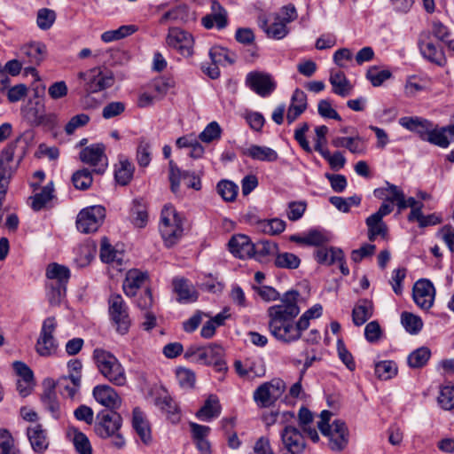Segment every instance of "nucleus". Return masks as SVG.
I'll list each match as a JSON object with an SVG mask.
<instances>
[{
  "instance_id": "13",
  "label": "nucleus",
  "mask_w": 454,
  "mask_h": 454,
  "mask_svg": "<svg viewBox=\"0 0 454 454\" xmlns=\"http://www.w3.org/2000/svg\"><path fill=\"white\" fill-rule=\"evenodd\" d=\"M196 364L213 365L218 372H223L227 369L223 360V349L216 344L201 347L197 356Z\"/></svg>"
},
{
  "instance_id": "53",
  "label": "nucleus",
  "mask_w": 454,
  "mask_h": 454,
  "mask_svg": "<svg viewBox=\"0 0 454 454\" xmlns=\"http://www.w3.org/2000/svg\"><path fill=\"white\" fill-rule=\"evenodd\" d=\"M134 166L128 160L120 161V167L115 171V179L118 184L126 185L133 176Z\"/></svg>"
},
{
  "instance_id": "14",
  "label": "nucleus",
  "mask_w": 454,
  "mask_h": 454,
  "mask_svg": "<svg viewBox=\"0 0 454 454\" xmlns=\"http://www.w3.org/2000/svg\"><path fill=\"white\" fill-rule=\"evenodd\" d=\"M414 302L421 309L428 310L434 304L435 289L432 282L427 279L418 280L412 289Z\"/></svg>"
},
{
  "instance_id": "27",
  "label": "nucleus",
  "mask_w": 454,
  "mask_h": 454,
  "mask_svg": "<svg viewBox=\"0 0 454 454\" xmlns=\"http://www.w3.org/2000/svg\"><path fill=\"white\" fill-rule=\"evenodd\" d=\"M67 439L73 443L75 451L78 454H93L92 446L89 437L77 430V428H70L67 432Z\"/></svg>"
},
{
  "instance_id": "3",
  "label": "nucleus",
  "mask_w": 454,
  "mask_h": 454,
  "mask_svg": "<svg viewBox=\"0 0 454 454\" xmlns=\"http://www.w3.org/2000/svg\"><path fill=\"white\" fill-rule=\"evenodd\" d=\"M46 277L49 279L47 284L49 302L52 305L59 304L66 294L70 270L64 265L52 262L47 266Z\"/></svg>"
},
{
  "instance_id": "7",
  "label": "nucleus",
  "mask_w": 454,
  "mask_h": 454,
  "mask_svg": "<svg viewBox=\"0 0 454 454\" xmlns=\"http://www.w3.org/2000/svg\"><path fill=\"white\" fill-rule=\"evenodd\" d=\"M79 78L85 82V90L88 93H95L114 85V74L108 70H101L95 67L87 72L79 73Z\"/></svg>"
},
{
  "instance_id": "52",
  "label": "nucleus",
  "mask_w": 454,
  "mask_h": 454,
  "mask_svg": "<svg viewBox=\"0 0 454 454\" xmlns=\"http://www.w3.org/2000/svg\"><path fill=\"white\" fill-rule=\"evenodd\" d=\"M259 228L270 235H278L286 229V222L279 218L262 220L258 223Z\"/></svg>"
},
{
  "instance_id": "37",
  "label": "nucleus",
  "mask_w": 454,
  "mask_h": 454,
  "mask_svg": "<svg viewBox=\"0 0 454 454\" xmlns=\"http://www.w3.org/2000/svg\"><path fill=\"white\" fill-rule=\"evenodd\" d=\"M152 160V143L151 141L141 137L138 138L137 146V161L139 167L145 168L149 166Z\"/></svg>"
},
{
  "instance_id": "18",
  "label": "nucleus",
  "mask_w": 454,
  "mask_h": 454,
  "mask_svg": "<svg viewBox=\"0 0 454 454\" xmlns=\"http://www.w3.org/2000/svg\"><path fill=\"white\" fill-rule=\"evenodd\" d=\"M418 44L419 51L425 59L439 66L444 64V53L442 49H438L436 45L432 42L430 32H422L419 35Z\"/></svg>"
},
{
  "instance_id": "10",
  "label": "nucleus",
  "mask_w": 454,
  "mask_h": 454,
  "mask_svg": "<svg viewBox=\"0 0 454 454\" xmlns=\"http://www.w3.org/2000/svg\"><path fill=\"white\" fill-rule=\"evenodd\" d=\"M168 166V179L173 193L176 194L179 192L181 181H183L188 188H192L196 191L201 189L200 178L194 172L181 170L172 160H169Z\"/></svg>"
},
{
  "instance_id": "30",
  "label": "nucleus",
  "mask_w": 454,
  "mask_h": 454,
  "mask_svg": "<svg viewBox=\"0 0 454 454\" xmlns=\"http://www.w3.org/2000/svg\"><path fill=\"white\" fill-rule=\"evenodd\" d=\"M42 403L53 418L59 419L61 415L60 404L54 390V384L49 381V387L44 389L41 396Z\"/></svg>"
},
{
  "instance_id": "28",
  "label": "nucleus",
  "mask_w": 454,
  "mask_h": 454,
  "mask_svg": "<svg viewBox=\"0 0 454 454\" xmlns=\"http://www.w3.org/2000/svg\"><path fill=\"white\" fill-rule=\"evenodd\" d=\"M221 405L216 395H211L205 401L204 404L196 412V417L204 422L210 421L213 418L219 416Z\"/></svg>"
},
{
  "instance_id": "22",
  "label": "nucleus",
  "mask_w": 454,
  "mask_h": 454,
  "mask_svg": "<svg viewBox=\"0 0 454 454\" xmlns=\"http://www.w3.org/2000/svg\"><path fill=\"white\" fill-rule=\"evenodd\" d=\"M154 404L166 413L171 424L181 422L180 411L176 402L165 390L155 398Z\"/></svg>"
},
{
  "instance_id": "40",
  "label": "nucleus",
  "mask_w": 454,
  "mask_h": 454,
  "mask_svg": "<svg viewBox=\"0 0 454 454\" xmlns=\"http://www.w3.org/2000/svg\"><path fill=\"white\" fill-rule=\"evenodd\" d=\"M278 247L276 243L269 240H261L254 244L253 256L259 262H263L269 255H277Z\"/></svg>"
},
{
  "instance_id": "44",
  "label": "nucleus",
  "mask_w": 454,
  "mask_h": 454,
  "mask_svg": "<svg viewBox=\"0 0 454 454\" xmlns=\"http://www.w3.org/2000/svg\"><path fill=\"white\" fill-rule=\"evenodd\" d=\"M53 184L50 183L45 185L42 191L34 195L32 198V207L35 211L43 208L53 198Z\"/></svg>"
},
{
  "instance_id": "51",
  "label": "nucleus",
  "mask_w": 454,
  "mask_h": 454,
  "mask_svg": "<svg viewBox=\"0 0 454 454\" xmlns=\"http://www.w3.org/2000/svg\"><path fill=\"white\" fill-rule=\"evenodd\" d=\"M300 258L292 253H277L275 265L278 268L294 270L300 266Z\"/></svg>"
},
{
  "instance_id": "16",
  "label": "nucleus",
  "mask_w": 454,
  "mask_h": 454,
  "mask_svg": "<svg viewBox=\"0 0 454 454\" xmlns=\"http://www.w3.org/2000/svg\"><path fill=\"white\" fill-rule=\"evenodd\" d=\"M19 140L8 145L0 154V193L7 192L9 181L14 169L12 167L14 150Z\"/></svg>"
},
{
  "instance_id": "45",
  "label": "nucleus",
  "mask_w": 454,
  "mask_h": 454,
  "mask_svg": "<svg viewBox=\"0 0 454 454\" xmlns=\"http://www.w3.org/2000/svg\"><path fill=\"white\" fill-rule=\"evenodd\" d=\"M342 250L338 248L320 247L317 250L316 259L319 263L331 265L335 263L336 260H341Z\"/></svg>"
},
{
  "instance_id": "47",
  "label": "nucleus",
  "mask_w": 454,
  "mask_h": 454,
  "mask_svg": "<svg viewBox=\"0 0 454 454\" xmlns=\"http://www.w3.org/2000/svg\"><path fill=\"white\" fill-rule=\"evenodd\" d=\"M0 454H21L12 435L5 428L0 429Z\"/></svg>"
},
{
  "instance_id": "6",
  "label": "nucleus",
  "mask_w": 454,
  "mask_h": 454,
  "mask_svg": "<svg viewBox=\"0 0 454 454\" xmlns=\"http://www.w3.org/2000/svg\"><path fill=\"white\" fill-rule=\"evenodd\" d=\"M286 390V384L280 379L260 385L254 392V400L259 407L266 408L273 405Z\"/></svg>"
},
{
  "instance_id": "57",
  "label": "nucleus",
  "mask_w": 454,
  "mask_h": 454,
  "mask_svg": "<svg viewBox=\"0 0 454 454\" xmlns=\"http://www.w3.org/2000/svg\"><path fill=\"white\" fill-rule=\"evenodd\" d=\"M320 155L329 163L333 170L338 171L344 168L346 164V158L340 151L331 154L330 151L326 149L325 151L321 152Z\"/></svg>"
},
{
  "instance_id": "42",
  "label": "nucleus",
  "mask_w": 454,
  "mask_h": 454,
  "mask_svg": "<svg viewBox=\"0 0 454 454\" xmlns=\"http://www.w3.org/2000/svg\"><path fill=\"white\" fill-rule=\"evenodd\" d=\"M100 258L106 263L116 262L121 264L122 261V254L115 250L110 244L107 238L104 237L101 240Z\"/></svg>"
},
{
  "instance_id": "59",
  "label": "nucleus",
  "mask_w": 454,
  "mask_h": 454,
  "mask_svg": "<svg viewBox=\"0 0 454 454\" xmlns=\"http://www.w3.org/2000/svg\"><path fill=\"white\" fill-rule=\"evenodd\" d=\"M56 13L53 10L48 8H42L37 12L36 23L37 26L43 29L47 30L55 22Z\"/></svg>"
},
{
  "instance_id": "24",
  "label": "nucleus",
  "mask_w": 454,
  "mask_h": 454,
  "mask_svg": "<svg viewBox=\"0 0 454 454\" xmlns=\"http://www.w3.org/2000/svg\"><path fill=\"white\" fill-rule=\"evenodd\" d=\"M212 13L202 18V25L209 29L215 26L218 29L227 26V14L223 6L215 0L211 2Z\"/></svg>"
},
{
  "instance_id": "11",
  "label": "nucleus",
  "mask_w": 454,
  "mask_h": 454,
  "mask_svg": "<svg viewBox=\"0 0 454 454\" xmlns=\"http://www.w3.org/2000/svg\"><path fill=\"white\" fill-rule=\"evenodd\" d=\"M166 43L184 57H189L193 53V37L190 33L181 28L170 27L166 37Z\"/></svg>"
},
{
  "instance_id": "19",
  "label": "nucleus",
  "mask_w": 454,
  "mask_h": 454,
  "mask_svg": "<svg viewBox=\"0 0 454 454\" xmlns=\"http://www.w3.org/2000/svg\"><path fill=\"white\" fill-rule=\"evenodd\" d=\"M373 193L380 200H383L389 204H395L399 211L405 209L404 193L400 187L386 182V186L375 189Z\"/></svg>"
},
{
  "instance_id": "55",
  "label": "nucleus",
  "mask_w": 454,
  "mask_h": 454,
  "mask_svg": "<svg viewBox=\"0 0 454 454\" xmlns=\"http://www.w3.org/2000/svg\"><path fill=\"white\" fill-rule=\"evenodd\" d=\"M98 426H106L112 424L113 426H121L122 419L121 415L114 411L113 409L102 410L97 415Z\"/></svg>"
},
{
  "instance_id": "48",
  "label": "nucleus",
  "mask_w": 454,
  "mask_h": 454,
  "mask_svg": "<svg viewBox=\"0 0 454 454\" xmlns=\"http://www.w3.org/2000/svg\"><path fill=\"white\" fill-rule=\"evenodd\" d=\"M295 420L294 414L290 411H283V412H270L264 416V421L267 426H270L272 424H279L284 426H290Z\"/></svg>"
},
{
  "instance_id": "50",
  "label": "nucleus",
  "mask_w": 454,
  "mask_h": 454,
  "mask_svg": "<svg viewBox=\"0 0 454 454\" xmlns=\"http://www.w3.org/2000/svg\"><path fill=\"white\" fill-rule=\"evenodd\" d=\"M401 321L405 330L411 334H417L423 327L422 319L410 312H403Z\"/></svg>"
},
{
  "instance_id": "49",
  "label": "nucleus",
  "mask_w": 454,
  "mask_h": 454,
  "mask_svg": "<svg viewBox=\"0 0 454 454\" xmlns=\"http://www.w3.org/2000/svg\"><path fill=\"white\" fill-rule=\"evenodd\" d=\"M136 31L137 28L133 25L121 26L118 29L104 32L101 35V39L105 43H110L130 35Z\"/></svg>"
},
{
  "instance_id": "39",
  "label": "nucleus",
  "mask_w": 454,
  "mask_h": 454,
  "mask_svg": "<svg viewBox=\"0 0 454 454\" xmlns=\"http://www.w3.org/2000/svg\"><path fill=\"white\" fill-rule=\"evenodd\" d=\"M145 275L137 270H129L123 282V291L128 296L136 294L137 290L145 281Z\"/></svg>"
},
{
  "instance_id": "43",
  "label": "nucleus",
  "mask_w": 454,
  "mask_h": 454,
  "mask_svg": "<svg viewBox=\"0 0 454 454\" xmlns=\"http://www.w3.org/2000/svg\"><path fill=\"white\" fill-rule=\"evenodd\" d=\"M209 57L211 61L217 65H231L236 60L234 53H231L227 49L219 46H215L210 49Z\"/></svg>"
},
{
  "instance_id": "61",
  "label": "nucleus",
  "mask_w": 454,
  "mask_h": 454,
  "mask_svg": "<svg viewBox=\"0 0 454 454\" xmlns=\"http://www.w3.org/2000/svg\"><path fill=\"white\" fill-rule=\"evenodd\" d=\"M222 129L216 121H212L207 125L204 130L200 134L199 138L204 143H211L221 137Z\"/></svg>"
},
{
  "instance_id": "15",
  "label": "nucleus",
  "mask_w": 454,
  "mask_h": 454,
  "mask_svg": "<svg viewBox=\"0 0 454 454\" xmlns=\"http://www.w3.org/2000/svg\"><path fill=\"white\" fill-rule=\"evenodd\" d=\"M80 159L86 164L98 167L95 172L98 174L103 173L107 166V159L103 144H94L85 147L80 153Z\"/></svg>"
},
{
  "instance_id": "41",
  "label": "nucleus",
  "mask_w": 454,
  "mask_h": 454,
  "mask_svg": "<svg viewBox=\"0 0 454 454\" xmlns=\"http://www.w3.org/2000/svg\"><path fill=\"white\" fill-rule=\"evenodd\" d=\"M119 429L120 427H95V432L101 438H108L114 447L120 449L124 446L125 440Z\"/></svg>"
},
{
  "instance_id": "64",
  "label": "nucleus",
  "mask_w": 454,
  "mask_h": 454,
  "mask_svg": "<svg viewBox=\"0 0 454 454\" xmlns=\"http://www.w3.org/2000/svg\"><path fill=\"white\" fill-rule=\"evenodd\" d=\"M371 217L369 216L366 219V224L368 226V238L371 241H373L377 236H381L384 238L387 232V227L383 223L382 220L380 222L370 221Z\"/></svg>"
},
{
  "instance_id": "56",
  "label": "nucleus",
  "mask_w": 454,
  "mask_h": 454,
  "mask_svg": "<svg viewBox=\"0 0 454 454\" xmlns=\"http://www.w3.org/2000/svg\"><path fill=\"white\" fill-rule=\"evenodd\" d=\"M392 74L388 70H380L377 67H371L366 73V78L372 86H380L385 81L391 77Z\"/></svg>"
},
{
  "instance_id": "1",
  "label": "nucleus",
  "mask_w": 454,
  "mask_h": 454,
  "mask_svg": "<svg viewBox=\"0 0 454 454\" xmlns=\"http://www.w3.org/2000/svg\"><path fill=\"white\" fill-rule=\"evenodd\" d=\"M299 297V292L287 291L283 294L278 304L270 306L267 310L269 331L281 342L288 344L299 340L294 322L300 313Z\"/></svg>"
},
{
  "instance_id": "23",
  "label": "nucleus",
  "mask_w": 454,
  "mask_h": 454,
  "mask_svg": "<svg viewBox=\"0 0 454 454\" xmlns=\"http://www.w3.org/2000/svg\"><path fill=\"white\" fill-rule=\"evenodd\" d=\"M93 396L98 403L106 408H117L121 403L117 392L107 385L96 386L93 389Z\"/></svg>"
},
{
  "instance_id": "46",
  "label": "nucleus",
  "mask_w": 454,
  "mask_h": 454,
  "mask_svg": "<svg viewBox=\"0 0 454 454\" xmlns=\"http://www.w3.org/2000/svg\"><path fill=\"white\" fill-rule=\"evenodd\" d=\"M431 356V351L427 347H421L411 352L407 360L411 368H421L427 364Z\"/></svg>"
},
{
  "instance_id": "25",
  "label": "nucleus",
  "mask_w": 454,
  "mask_h": 454,
  "mask_svg": "<svg viewBox=\"0 0 454 454\" xmlns=\"http://www.w3.org/2000/svg\"><path fill=\"white\" fill-rule=\"evenodd\" d=\"M307 106L305 92L296 89L292 95L291 103L287 110V122L289 124L293 123L307 109Z\"/></svg>"
},
{
  "instance_id": "5",
  "label": "nucleus",
  "mask_w": 454,
  "mask_h": 454,
  "mask_svg": "<svg viewBox=\"0 0 454 454\" xmlns=\"http://www.w3.org/2000/svg\"><path fill=\"white\" fill-rule=\"evenodd\" d=\"M106 218V208L94 205L82 209L76 218L77 230L82 233H91L98 230Z\"/></svg>"
},
{
  "instance_id": "26",
  "label": "nucleus",
  "mask_w": 454,
  "mask_h": 454,
  "mask_svg": "<svg viewBox=\"0 0 454 454\" xmlns=\"http://www.w3.org/2000/svg\"><path fill=\"white\" fill-rule=\"evenodd\" d=\"M20 55L27 59L26 62L38 66L45 58L46 46L40 42L26 44L20 49Z\"/></svg>"
},
{
  "instance_id": "29",
  "label": "nucleus",
  "mask_w": 454,
  "mask_h": 454,
  "mask_svg": "<svg viewBox=\"0 0 454 454\" xmlns=\"http://www.w3.org/2000/svg\"><path fill=\"white\" fill-rule=\"evenodd\" d=\"M24 118L32 126H40L46 123V119H54V114H45L44 106L35 103V106L22 110Z\"/></svg>"
},
{
  "instance_id": "12",
  "label": "nucleus",
  "mask_w": 454,
  "mask_h": 454,
  "mask_svg": "<svg viewBox=\"0 0 454 454\" xmlns=\"http://www.w3.org/2000/svg\"><path fill=\"white\" fill-rule=\"evenodd\" d=\"M246 84L261 97L270 96L276 89V82L270 74L254 71L247 74Z\"/></svg>"
},
{
  "instance_id": "21",
  "label": "nucleus",
  "mask_w": 454,
  "mask_h": 454,
  "mask_svg": "<svg viewBox=\"0 0 454 454\" xmlns=\"http://www.w3.org/2000/svg\"><path fill=\"white\" fill-rule=\"evenodd\" d=\"M281 437L289 451L301 452L306 446L305 436L300 427H284Z\"/></svg>"
},
{
  "instance_id": "8",
  "label": "nucleus",
  "mask_w": 454,
  "mask_h": 454,
  "mask_svg": "<svg viewBox=\"0 0 454 454\" xmlns=\"http://www.w3.org/2000/svg\"><path fill=\"white\" fill-rule=\"evenodd\" d=\"M56 328L57 321L54 317H49L43 320L35 345L36 352L40 356H48L56 352L58 343L53 336Z\"/></svg>"
},
{
  "instance_id": "20",
  "label": "nucleus",
  "mask_w": 454,
  "mask_h": 454,
  "mask_svg": "<svg viewBox=\"0 0 454 454\" xmlns=\"http://www.w3.org/2000/svg\"><path fill=\"white\" fill-rule=\"evenodd\" d=\"M230 252L238 258H251L254 250V244L247 235L238 234L231 237L228 243Z\"/></svg>"
},
{
  "instance_id": "33",
  "label": "nucleus",
  "mask_w": 454,
  "mask_h": 454,
  "mask_svg": "<svg viewBox=\"0 0 454 454\" xmlns=\"http://www.w3.org/2000/svg\"><path fill=\"white\" fill-rule=\"evenodd\" d=\"M247 156L252 158L253 160H261V161H275L278 160V155L277 152L267 146L261 145H251L247 149H246L244 153Z\"/></svg>"
},
{
  "instance_id": "36",
  "label": "nucleus",
  "mask_w": 454,
  "mask_h": 454,
  "mask_svg": "<svg viewBox=\"0 0 454 454\" xmlns=\"http://www.w3.org/2000/svg\"><path fill=\"white\" fill-rule=\"evenodd\" d=\"M174 290L181 302H192L197 300V295L193 288L184 278H176L173 281Z\"/></svg>"
},
{
  "instance_id": "31",
  "label": "nucleus",
  "mask_w": 454,
  "mask_h": 454,
  "mask_svg": "<svg viewBox=\"0 0 454 454\" xmlns=\"http://www.w3.org/2000/svg\"><path fill=\"white\" fill-rule=\"evenodd\" d=\"M209 433L210 427H192V438L200 454H212Z\"/></svg>"
},
{
  "instance_id": "38",
  "label": "nucleus",
  "mask_w": 454,
  "mask_h": 454,
  "mask_svg": "<svg viewBox=\"0 0 454 454\" xmlns=\"http://www.w3.org/2000/svg\"><path fill=\"white\" fill-rule=\"evenodd\" d=\"M261 27L264 30L269 37L277 40L284 38L288 34L286 25L276 19L274 16L270 24H268L266 20L262 21Z\"/></svg>"
},
{
  "instance_id": "63",
  "label": "nucleus",
  "mask_w": 454,
  "mask_h": 454,
  "mask_svg": "<svg viewBox=\"0 0 454 454\" xmlns=\"http://www.w3.org/2000/svg\"><path fill=\"white\" fill-rule=\"evenodd\" d=\"M238 189L234 183L227 180L221 181L217 184L218 193L226 201H233L236 199Z\"/></svg>"
},
{
  "instance_id": "34",
  "label": "nucleus",
  "mask_w": 454,
  "mask_h": 454,
  "mask_svg": "<svg viewBox=\"0 0 454 454\" xmlns=\"http://www.w3.org/2000/svg\"><path fill=\"white\" fill-rule=\"evenodd\" d=\"M27 436L35 451L43 452L48 448L46 431L41 427H27Z\"/></svg>"
},
{
  "instance_id": "17",
  "label": "nucleus",
  "mask_w": 454,
  "mask_h": 454,
  "mask_svg": "<svg viewBox=\"0 0 454 454\" xmlns=\"http://www.w3.org/2000/svg\"><path fill=\"white\" fill-rule=\"evenodd\" d=\"M327 441L328 447L333 451L343 450L349 439L348 427H318Z\"/></svg>"
},
{
  "instance_id": "4",
  "label": "nucleus",
  "mask_w": 454,
  "mask_h": 454,
  "mask_svg": "<svg viewBox=\"0 0 454 454\" xmlns=\"http://www.w3.org/2000/svg\"><path fill=\"white\" fill-rule=\"evenodd\" d=\"M159 229L168 247L175 245L182 237V219L173 206L166 205L161 210Z\"/></svg>"
},
{
  "instance_id": "60",
  "label": "nucleus",
  "mask_w": 454,
  "mask_h": 454,
  "mask_svg": "<svg viewBox=\"0 0 454 454\" xmlns=\"http://www.w3.org/2000/svg\"><path fill=\"white\" fill-rule=\"evenodd\" d=\"M72 182L76 189L87 190L92 184L91 173L86 169H81L74 173Z\"/></svg>"
},
{
  "instance_id": "35",
  "label": "nucleus",
  "mask_w": 454,
  "mask_h": 454,
  "mask_svg": "<svg viewBox=\"0 0 454 454\" xmlns=\"http://www.w3.org/2000/svg\"><path fill=\"white\" fill-rule=\"evenodd\" d=\"M372 312L373 307L371 301L367 300L359 301L352 311L353 323L357 326L364 325L372 316Z\"/></svg>"
},
{
  "instance_id": "9",
  "label": "nucleus",
  "mask_w": 454,
  "mask_h": 454,
  "mask_svg": "<svg viewBox=\"0 0 454 454\" xmlns=\"http://www.w3.org/2000/svg\"><path fill=\"white\" fill-rule=\"evenodd\" d=\"M109 314L114 321L116 331L121 334H126L130 326V319L128 307L120 294H112L108 301Z\"/></svg>"
},
{
  "instance_id": "58",
  "label": "nucleus",
  "mask_w": 454,
  "mask_h": 454,
  "mask_svg": "<svg viewBox=\"0 0 454 454\" xmlns=\"http://www.w3.org/2000/svg\"><path fill=\"white\" fill-rule=\"evenodd\" d=\"M437 400L442 409L446 411L454 409V386L442 387Z\"/></svg>"
},
{
  "instance_id": "32",
  "label": "nucleus",
  "mask_w": 454,
  "mask_h": 454,
  "mask_svg": "<svg viewBox=\"0 0 454 454\" xmlns=\"http://www.w3.org/2000/svg\"><path fill=\"white\" fill-rule=\"evenodd\" d=\"M329 82L333 86V93L340 97L348 96L352 90V85L343 72H332Z\"/></svg>"
},
{
  "instance_id": "2",
  "label": "nucleus",
  "mask_w": 454,
  "mask_h": 454,
  "mask_svg": "<svg viewBox=\"0 0 454 454\" xmlns=\"http://www.w3.org/2000/svg\"><path fill=\"white\" fill-rule=\"evenodd\" d=\"M93 359L98 371L106 379L116 386L125 385V370L112 353L102 348H96L93 351Z\"/></svg>"
},
{
  "instance_id": "54",
  "label": "nucleus",
  "mask_w": 454,
  "mask_h": 454,
  "mask_svg": "<svg viewBox=\"0 0 454 454\" xmlns=\"http://www.w3.org/2000/svg\"><path fill=\"white\" fill-rule=\"evenodd\" d=\"M396 373L397 366L393 361H381L375 365V374L380 380H389Z\"/></svg>"
},
{
  "instance_id": "62",
  "label": "nucleus",
  "mask_w": 454,
  "mask_h": 454,
  "mask_svg": "<svg viewBox=\"0 0 454 454\" xmlns=\"http://www.w3.org/2000/svg\"><path fill=\"white\" fill-rule=\"evenodd\" d=\"M447 133V127L442 129H435L433 127L426 141L440 147L446 148L450 145V141L446 135Z\"/></svg>"
}]
</instances>
